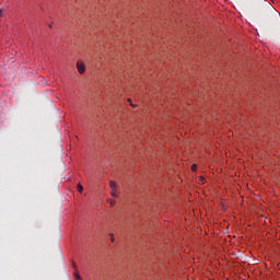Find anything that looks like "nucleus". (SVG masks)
Wrapping results in <instances>:
<instances>
[{
	"instance_id": "1",
	"label": "nucleus",
	"mask_w": 280,
	"mask_h": 280,
	"mask_svg": "<svg viewBox=\"0 0 280 280\" xmlns=\"http://www.w3.org/2000/svg\"><path fill=\"white\" fill-rule=\"evenodd\" d=\"M109 187L112 189L110 196H113V198H117V182L109 180Z\"/></svg>"
},
{
	"instance_id": "2",
	"label": "nucleus",
	"mask_w": 280,
	"mask_h": 280,
	"mask_svg": "<svg viewBox=\"0 0 280 280\" xmlns=\"http://www.w3.org/2000/svg\"><path fill=\"white\" fill-rule=\"evenodd\" d=\"M77 69L79 71V73H81V74L84 73V71H85L84 63H82L81 61H78Z\"/></svg>"
},
{
	"instance_id": "3",
	"label": "nucleus",
	"mask_w": 280,
	"mask_h": 280,
	"mask_svg": "<svg viewBox=\"0 0 280 280\" xmlns=\"http://www.w3.org/2000/svg\"><path fill=\"white\" fill-rule=\"evenodd\" d=\"M205 182H206V179L203 176L197 177V183H199V185H205Z\"/></svg>"
},
{
	"instance_id": "4",
	"label": "nucleus",
	"mask_w": 280,
	"mask_h": 280,
	"mask_svg": "<svg viewBox=\"0 0 280 280\" xmlns=\"http://www.w3.org/2000/svg\"><path fill=\"white\" fill-rule=\"evenodd\" d=\"M77 189H78L79 194H82V191H84V187H82L81 184L77 185Z\"/></svg>"
},
{
	"instance_id": "5",
	"label": "nucleus",
	"mask_w": 280,
	"mask_h": 280,
	"mask_svg": "<svg viewBox=\"0 0 280 280\" xmlns=\"http://www.w3.org/2000/svg\"><path fill=\"white\" fill-rule=\"evenodd\" d=\"M74 279L82 280V277H80V273H78V271H75V273H74Z\"/></svg>"
},
{
	"instance_id": "6",
	"label": "nucleus",
	"mask_w": 280,
	"mask_h": 280,
	"mask_svg": "<svg viewBox=\"0 0 280 280\" xmlns=\"http://www.w3.org/2000/svg\"><path fill=\"white\" fill-rule=\"evenodd\" d=\"M107 202H109V205H110L112 207H115V200L108 199Z\"/></svg>"
},
{
	"instance_id": "7",
	"label": "nucleus",
	"mask_w": 280,
	"mask_h": 280,
	"mask_svg": "<svg viewBox=\"0 0 280 280\" xmlns=\"http://www.w3.org/2000/svg\"><path fill=\"white\" fill-rule=\"evenodd\" d=\"M191 170H192V172H196V170H197L196 164H192Z\"/></svg>"
},
{
	"instance_id": "8",
	"label": "nucleus",
	"mask_w": 280,
	"mask_h": 280,
	"mask_svg": "<svg viewBox=\"0 0 280 280\" xmlns=\"http://www.w3.org/2000/svg\"><path fill=\"white\" fill-rule=\"evenodd\" d=\"M110 235V242H115V235L109 234Z\"/></svg>"
},
{
	"instance_id": "9",
	"label": "nucleus",
	"mask_w": 280,
	"mask_h": 280,
	"mask_svg": "<svg viewBox=\"0 0 280 280\" xmlns=\"http://www.w3.org/2000/svg\"><path fill=\"white\" fill-rule=\"evenodd\" d=\"M0 16H3V11L2 10H0Z\"/></svg>"
},
{
	"instance_id": "10",
	"label": "nucleus",
	"mask_w": 280,
	"mask_h": 280,
	"mask_svg": "<svg viewBox=\"0 0 280 280\" xmlns=\"http://www.w3.org/2000/svg\"><path fill=\"white\" fill-rule=\"evenodd\" d=\"M128 102H132V100L128 98Z\"/></svg>"
},
{
	"instance_id": "11",
	"label": "nucleus",
	"mask_w": 280,
	"mask_h": 280,
	"mask_svg": "<svg viewBox=\"0 0 280 280\" xmlns=\"http://www.w3.org/2000/svg\"><path fill=\"white\" fill-rule=\"evenodd\" d=\"M73 268H75V262H73Z\"/></svg>"
}]
</instances>
